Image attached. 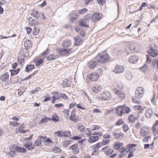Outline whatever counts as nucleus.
<instances>
[{
    "label": "nucleus",
    "instance_id": "4be33fe9",
    "mask_svg": "<svg viewBox=\"0 0 158 158\" xmlns=\"http://www.w3.org/2000/svg\"><path fill=\"white\" fill-rule=\"evenodd\" d=\"M44 58L37 57L35 58V61L36 62L35 65L38 66L41 64L43 62Z\"/></svg>",
    "mask_w": 158,
    "mask_h": 158
},
{
    "label": "nucleus",
    "instance_id": "f03ea898",
    "mask_svg": "<svg viewBox=\"0 0 158 158\" xmlns=\"http://www.w3.org/2000/svg\"><path fill=\"white\" fill-rule=\"evenodd\" d=\"M116 113L118 116H121L125 113H128L131 111L129 107L124 106H119L115 108Z\"/></svg>",
    "mask_w": 158,
    "mask_h": 158
},
{
    "label": "nucleus",
    "instance_id": "de8ad7c7",
    "mask_svg": "<svg viewBox=\"0 0 158 158\" xmlns=\"http://www.w3.org/2000/svg\"><path fill=\"white\" fill-rule=\"evenodd\" d=\"M33 34L34 35H37L39 32V29L38 27H34L33 30Z\"/></svg>",
    "mask_w": 158,
    "mask_h": 158
},
{
    "label": "nucleus",
    "instance_id": "09e8293b",
    "mask_svg": "<svg viewBox=\"0 0 158 158\" xmlns=\"http://www.w3.org/2000/svg\"><path fill=\"white\" fill-rule=\"evenodd\" d=\"M75 115V114H74L73 115L72 114L70 117V119L71 121H73L75 122H77V119Z\"/></svg>",
    "mask_w": 158,
    "mask_h": 158
},
{
    "label": "nucleus",
    "instance_id": "338daca9",
    "mask_svg": "<svg viewBox=\"0 0 158 158\" xmlns=\"http://www.w3.org/2000/svg\"><path fill=\"white\" fill-rule=\"evenodd\" d=\"M93 112L94 113H99L101 112L100 110L97 108H95L93 110Z\"/></svg>",
    "mask_w": 158,
    "mask_h": 158
},
{
    "label": "nucleus",
    "instance_id": "473e14b6",
    "mask_svg": "<svg viewBox=\"0 0 158 158\" xmlns=\"http://www.w3.org/2000/svg\"><path fill=\"white\" fill-rule=\"evenodd\" d=\"M24 45L27 49H28L31 46V41L30 40H26L24 43Z\"/></svg>",
    "mask_w": 158,
    "mask_h": 158
},
{
    "label": "nucleus",
    "instance_id": "6e6552de",
    "mask_svg": "<svg viewBox=\"0 0 158 158\" xmlns=\"http://www.w3.org/2000/svg\"><path fill=\"white\" fill-rule=\"evenodd\" d=\"M56 134L59 137H69L71 136L70 132L68 131H58L56 132Z\"/></svg>",
    "mask_w": 158,
    "mask_h": 158
},
{
    "label": "nucleus",
    "instance_id": "412c9836",
    "mask_svg": "<svg viewBox=\"0 0 158 158\" xmlns=\"http://www.w3.org/2000/svg\"><path fill=\"white\" fill-rule=\"evenodd\" d=\"M71 44V42L70 41L66 39L63 41V46L64 48H67L70 47Z\"/></svg>",
    "mask_w": 158,
    "mask_h": 158
},
{
    "label": "nucleus",
    "instance_id": "69168bd1",
    "mask_svg": "<svg viewBox=\"0 0 158 158\" xmlns=\"http://www.w3.org/2000/svg\"><path fill=\"white\" fill-rule=\"evenodd\" d=\"M10 124L14 127L17 126L18 124V123L15 121H11L10 123Z\"/></svg>",
    "mask_w": 158,
    "mask_h": 158
},
{
    "label": "nucleus",
    "instance_id": "3c124183",
    "mask_svg": "<svg viewBox=\"0 0 158 158\" xmlns=\"http://www.w3.org/2000/svg\"><path fill=\"white\" fill-rule=\"evenodd\" d=\"M123 131L125 132H127L129 129V128L128 125L124 124L123 126Z\"/></svg>",
    "mask_w": 158,
    "mask_h": 158
},
{
    "label": "nucleus",
    "instance_id": "9d476101",
    "mask_svg": "<svg viewBox=\"0 0 158 158\" xmlns=\"http://www.w3.org/2000/svg\"><path fill=\"white\" fill-rule=\"evenodd\" d=\"M102 17V15L100 13H94L92 16L91 20L93 22H95L100 20Z\"/></svg>",
    "mask_w": 158,
    "mask_h": 158
},
{
    "label": "nucleus",
    "instance_id": "e2e57ef3",
    "mask_svg": "<svg viewBox=\"0 0 158 158\" xmlns=\"http://www.w3.org/2000/svg\"><path fill=\"white\" fill-rule=\"evenodd\" d=\"M134 108L135 110H140L143 109L142 106L140 105L134 106Z\"/></svg>",
    "mask_w": 158,
    "mask_h": 158
},
{
    "label": "nucleus",
    "instance_id": "f704fd0d",
    "mask_svg": "<svg viewBox=\"0 0 158 158\" xmlns=\"http://www.w3.org/2000/svg\"><path fill=\"white\" fill-rule=\"evenodd\" d=\"M121 153V155L122 157H124L125 155H126L127 153L129 152L128 148L125 149L124 148L122 150H120V151Z\"/></svg>",
    "mask_w": 158,
    "mask_h": 158
},
{
    "label": "nucleus",
    "instance_id": "5701e85b",
    "mask_svg": "<svg viewBox=\"0 0 158 158\" xmlns=\"http://www.w3.org/2000/svg\"><path fill=\"white\" fill-rule=\"evenodd\" d=\"M97 64V63L95 61L92 60L88 63V67L90 69L94 68Z\"/></svg>",
    "mask_w": 158,
    "mask_h": 158
},
{
    "label": "nucleus",
    "instance_id": "49530a36",
    "mask_svg": "<svg viewBox=\"0 0 158 158\" xmlns=\"http://www.w3.org/2000/svg\"><path fill=\"white\" fill-rule=\"evenodd\" d=\"M151 139V137L149 136L145 137L143 140V142L144 143H148V141Z\"/></svg>",
    "mask_w": 158,
    "mask_h": 158
},
{
    "label": "nucleus",
    "instance_id": "0eeeda50",
    "mask_svg": "<svg viewBox=\"0 0 158 158\" xmlns=\"http://www.w3.org/2000/svg\"><path fill=\"white\" fill-rule=\"evenodd\" d=\"M124 66L121 65H116L113 70V72L116 74H121L124 72Z\"/></svg>",
    "mask_w": 158,
    "mask_h": 158
},
{
    "label": "nucleus",
    "instance_id": "c85d7f7f",
    "mask_svg": "<svg viewBox=\"0 0 158 158\" xmlns=\"http://www.w3.org/2000/svg\"><path fill=\"white\" fill-rule=\"evenodd\" d=\"M57 57V56L52 54L49 55L47 57V59L48 61H52L56 60Z\"/></svg>",
    "mask_w": 158,
    "mask_h": 158
},
{
    "label": "nucleus",
    "instance_id": "8fccbe9b",
    "mask_svg": "<svg viewBox=\"0 0 158 158\" xmlns=\"http://www.w3.org/2000/svg\"><path fill=\"white\" fill-rule=\"evenodd\" d=\"M148 66L146 64H144L142 67L140 68V70L142 72H145L147 70Z\"/></svg>",
    "mask_w": 158,
    "mask_h": 158
},
{
    "label": "nucleus",
    "instance_id": "5fc2aeb1",
    "mask_svg": "<svg viewBox=\"0 0 158 158\" xmlns=\"http://www.w3.org/2000/svg\"><path fill=\"white\" fill-rule=\"evenodd\" d=\"M124 123V121L122 119H120L117 121L116 123V126H120L123 124Z\"/></svg>",
    "mask_w": 158,
    "mask_h": 158
},
{
    "label": "nucleus",
    "instance_id": "603ef678",
    "mask_svg": "<svg viewBox=\"0 0 158 158\" xmlns=\"http://www.w3.org/2000/svg\"><path fill=\"white\" fill-rule=\"evenodd\" d=\"M41 140L37 139L35 140L34 144V145L36 146H39L41 145Z\"/></svg>",
    "mask_w": 158,
    "mask_h": 158
},
{
    "label": "nucleus",
    "instance_id": "e433bc0d",
    "mask_svg": "<svg viewBox=\"0 0 158 158\" xmlns=\"http://www.w3.org/2000/svg\"><path fill=\"white\" fill-rule=\"evenodd\" d=\"M9 76L8 74L6 73L5 74L1 76L0 79L2 81H5L8 79Z\"/></svg>",
    "mask_w": 158,
    "mask_h": 158
},
{
    "label": "nucleus",
    "instance_id": "0e129e2a",
    "mask_svg": "<svg viewBox=\"0 0 158 158\" xmlns=\"http://www.w3.org/2000/svg\"><path fill=\"white\" fill-rule=\"evenodd\" d=\"M132 101L133 102L138 104L140 102V100H137L135 98H132Z\"/></svg>",
    "mask_w": 158,
    "mask_h": 158
},
{
    "label": "nucleus",
    "instance_id": "f257e3e1",
    "mask_svg": "<svg viewBox=\"0 0 158 158\" xmlns=\"http://www.w3.org/2000/svg\"><path fill=\"white\" fill-rule=\"evenodd\" d=\"M110 57L109 54L106 53L98 55L96 59L99 62L105 63L110 60Z\"/></svg>",
    "mask_w": 158,
    "mask_h": 158
},
{
    "label": "nucleus",
    "instance_id": "a19ab883",
    "mask_svg": "<svg viewBox=\"0 0 158 158\" xmlns=\"http://www.w3.org/2000/svg\"><path fill=\"white\" fill-rule=\"evenodd\" d=\"M100 127L99 125H92L91 127L90 131L99 130L100 129Z\"/></svg>",
    "mask_w": 158,
    "mask_h": 158
},
{
    "label": "nucleus",
    "instance_id": "ea45409f",
    "mask_svg": "<svg viewBox=\"0 0 158 158\" xmlns=\"http://www.w3.org/2000/svg\"><path fill=\"white\" fill-rule=\"evenodd\" d=\"M123 136V134L122 132L115 133L114 134V136L115 139H120Z\"/></svg>",
    "mask_w": 158,
    "mask_h": 158
},
{
    "label": "nucleus",
    "instance_id": "680f3d73",
    "mask_svg": "<svg viewBox=\"0 0 158 158\" xmlns=\"http://www.w3.org/2000/svg\"><path fill=\"white\" fill-rule=\"evenodd\" d=\"M71 142V140H70L65 141L63 142V145L64 146L66 147L68 145L70 144Z\"/></svg>",
    "mask_w": 158,
    "mask_h": 158
},
{
    "label": "nucleus",
    "instance_id": "bf43d9fd",
    "mask_svg": "<svg viewBox=\"0 0 158 158\" xmlns=\"http://www.w3.org/2000/svg\"><path fill=\"white\" fill-rule=\"evenodd\" d=\"M103 73V71L102 69L99 68L98 69L97 71V74L98 75V77L100 76H101Z\"/></svg>",
    "mask_w": 158,
    "mask_h": 158
},
{
    "label": "nucleus",
    "instance_id": "a878e982",
    "mask_svg": "<svg viewBox=\"0 0 158 158\" xmlns=\"http://www.w3.org/2000/svg\"><path fill=\"white\" fill-rule=\"evenodd\" d=\"M15 149L16 152H25L27 151L26 149L20 148L19 146L15 147Z\"/></svg>",
    "mask_w": 158,
    "mask_h": 158
},
{
    "label": "nucleus",
    "instance_id": "37998d69",
    "mask_svg": "<svg viewBox=\"0 0 158 158\" xmlns=\"http://www.w3.org/2000/svg\"><path fill=\"white\" fill-rule=\"evenodd\" d=\"M20 70L19 68L15 70H11L10 72L11 73V76L16 75L19 72Z\"/></svg>",
    "mask_w": 158,
    "mask_h": 158
},
{
    "label": "nucleus",
    "instance_id": "393cba45",
    "mask_svg": "<svg viewBox=\"0 0 158 158\" xmlns=\"http://www.w3.org/2000/svg\"><path fill=\"white\" fill-rule=\"evenodd\" d=\"M135 115L131 114L129 117L128 120L130 123H133L135 121L137 118Z\"/></svg>",
    "mask_w": 158,
    "mask_h": 158
},
{
    "label": "nucleus",
    "instance_id": "a18cd8bd",
    "mask_svg": "<svg viewBox=\"0 0 158 158\" xmlns=\"http://www.w3.org/2000/svg\"><path fill=\"white\" fill-rule=\"evenodd\" d=\"M15 152V149L11 150V151L8 153V156L9 157H13L16 156Z\"/></svg>",
    "mask_w": 158,
    "mask_h": 158
},
{
    "label": "nucleus",
    "instance_id": "423d86ee",
    "mask_svg": "<svg viewBox=\"0 0 158 158\" xmlns=\"http://www.w3.org/2000/svg\"><path fill=\"white\" fill-rule=\"evenodd\" d=\"M72 48L65 49H61L58 50V52L60 55L63 56H65L71 54L72 52Z\"/></svg>",
    "mask_w": 158,
    "mask_h": 158
},
{
    "label": "nucleus",
    "instance_id": "4d7b16f0",
    "mask_svg": "<svg viewBox=\"0 0 158 158\" xmlns=\"http://www.w3.org/2000/svg\"><path fill=\"white\" fill-rule=\"evenodd\" d=\"M52 95L53 96L55 97L58 99H59L60 97V95H59V94L56 92H52Z\"/></svg>",
    "mask_w": 158,
    "mask_h": 158
},
{
    "label": "nucleus",
    "instance_id": "6e6d98bb",
    "mask_svg": "<svg viewBox=\"0 0 158 158\" xmlns=\"http://www.w3.org/2000/svg\"><path fill=\"white\" fill-rule=\"evenodd\" d=\"M53 151L55 153L60 152H61V150L59 148L55 146L53 148Z\"/></svg>",
    "mask_w": 158,
    "mask_h": 158
},
{
    "label": "nucleus",
    "instance_id": "6ab92c4d",
    "mask_svg": "<svg viewBox=\"0 0 158 158\" xmlns=\"http://www.w3.org/2000/svg\"><path fill=\"white\" fill-rule=\"evenodd\" d=\"M114 147L115 150H119L120 152L124 148L123 144L122 143H117L115 144Z\"/></svg>",
    "mask_w": 158,
    "mask_h": 158
},
{
    "label": "nucleus",
    "instance_id": "c03bdc74",
    "mask_svg": "<svg viewBox=\"0 0 158 158\" xmlns=\"http://www.w3.org/2000/svg\"><path fill=\"white\" fill-rule=\"evenodd\" d=\"M125 77L128 80H131L132 77V74L131 73H127L125 74Z\"/></svg>",
    "mask_w": 158,
    "mask_h": 158
},
{
    "label": "nucleus",
    "instance_id": "58836bf2",
    "mask_svg": "<svg viewBox=\"0 0 158 158\" xmlns=\"http://www.w3.org/2000/svg\"><path fill=\"white\" fill-rule=\"evenodd\" d=\"M102 147L101 144L100 143H99L96 145H94L92 146L91 147V148L93 150H98V149L99 148Z\"/></svg>",
    "mask_w": 158,
    "mask_h": 158
},
{
    "label": "nucleus",
    "instance_id": "a211bd4d",
    "mask_svg": "<svg viewBox=\"0 0 158 158\" xmlns=\"http://www.w3.org/2000/svg\"><path fill=\"white\" fill-rule=\"evenodd\" d=\"M101 87L98 85L94 86L92 89V91L96 93H98L100 92L102 90Z\"/></svg>",
    "mask_w": 158,
    "mask_h": 158
},
{
    "label": "nucleus",
    "instance_id": "cd10ccee",
    "mask_svg": "<svg viewBox=\"0 0 158 158\" xmlns=\"http://www.w3.org/2000/svg\"><path fill=\"white\" fill-rule=\"evenodd\" d=\"M31 15L35 18H38L40 17V14L36 10H33Z\"/></svg>",
    "mask_w": 158,
    "mask_h": 158
},
{
    "label": "nucleus",
    "instance_id": "13d9d810",
    "mask_svg": "<svg viewBox=\"0 0 158 158\" xmlns=\"http://www.w3.org/2000/svg\"><path fill=\"white\" fill-rule=\"evenodd\" d=\"M87 10V9L85 8H84L82 9L78 10V13L80 14H83L85 13Z\"/></svg>",
    "mask_w": 158,
    "mask_h": 158
},
{
    "label": "nucleus",
    "instance_id": "2f4dec72",
    "mask_svg": "<svg viewBox=\"0 0 158 158\" xmlns=\"http://www.w3.org/2000/svg\"><path fill=\"white\" fill-rule=\"evenodd\" d=\"M39 137L43 140V141L47 143H52L53 142L52 140L50 139L49 138H47L46 136L43 137L41 135H40L39 136Z\"/></svg>",
    "mask_w": 158,
    "mask_h": 158
},
{
    "label": "nucleus",
    "instance_id": "aec40b11",
    "mask_svg": "<svg viewBox=\"0 0 158 158\" xmlns=\"http://www.w3.org/2000/svg\"><path fill=\"white\" fill-rule=\"evenodd\" d=\"M145 115L147 118H151L153 115V111L152 110L149 109L147 110L145 112Z\"/></svg>",
    "mask_w": 158,
    "mask_h": 158
},
{
    "label": "nucleus",
    "instance_id": "c756f323",
    "mask_svg": "<svg viewBox=\"0 0 158 158\" xmlns=\"http://www.w3.org/2000/svg\"><path fill=\"white\" fill-rule=\"evenodd\" d=\"M77 128L80 131L82 132L85 129V126L81 123H78L77 125Z\"/></svg>",
    "mask_w": 158,
    "mask_h": 158
},
{
    "label": "nucleus",
    "instance_id": "dca6fc26",
    "mask_svg": "<svg viewBox=\"0 0 158 158\" xmlns=\"http://www.w3.org/2000/svg\"><path fill=\"white\" fill-rule=\"evenodd\" d=\"M109 147L106 146L102 148V150L106 153L107 155H109L114 152V150L108 148Z\"/></svg>",
    "mask_w": 158,
    "mask_h": 158
},
{
    "label": "nucleus",
    "instance_id": "c9c22d12",
    "mask_svg": "<svg viewBox=\"0 0 158 158\" xmlns=\"http://www.w3.org/2000/svg\"><path fill=\"white\" fill-rule=\"evenodd\" d=\"M74 39L75 40L74 43L76 45H78L81 43V40L80 37L77 36Z\"/></svg>",
    "mask_w": 158,
    "mask_h": 158
},
{
    "label": "nucleus",
    "instance_id": "79ce46f5",
    "mask_svg": "<svg viewBox=\"0 0 158 158\" xmlns=\"http://www.w3.org/2000/svg\"><path fill=\"white\" fill-rule=\"evenodd\" d=\"M110 140L109 139H104L102 140V143H100L102 146L108 144L109 143Z\"/></svg>",
    "mask_w": 158,
    "mask_h": 158
},
{
    "label": "nucleus",
    "instance_id": "052dcab7",
    "mask_svg": "<svg viewBox=\"0 0 158 158\" xmlns=\"http://www.w3.org/2000/svg\"><path fill=\"white\" fill-rule=\"evenodd\" d=\"M60 96L62 98L65 100H67L68 99V96L64 94L61 93L60 94Z\"/></svg>",
    "mask_w": 158,
    "mask_h": 158
},
{
    "label": "nucleus",
    "instance_id": "ddd939ff",
    "mask_svg": "<svg viewBox=\"0 0 158 158\" xmlns=\"http://www.w3.org/2000/svg\"><path fill=\"white\" fill-rule=\"evenodd\" d=\"M88 77L90 80L93 81H97L99 78L98 75L96 73L91 74L88 76Z\"/></svg>",
    "mask_w": 158,
    "mask_h": 158
},
{
    "label": "nucleus",
    "instance_id": "7c9ffc66",
    "mask_svg": "<svg viewBox=\"0 0 158 158\" xmlns=\"http://www.w3.org/2000/svg\"><path fill=\"white\" fill-rule=\"evenodd\" d=\"M48 119L49 120H52L55 122H58L59 120V119L58 116L56 114H54L52 117V118H48Z\"/></svg>",
    "mask_w": 158,
    "mask_h": 158
},
{
    "label": "nucleus",
    "instance_id": "9b49d317",
    "mask_svg": "<svg viewBox=\"0 0 158 158\" xmlns=\"http://www.w3.org/2000/svg\"><path fill=\"white\" fill-rule=\"evenodd\" d=\"M148 133V129L145 127H142L140 131V136L142 137L146 136Z\"/></svg>",
    "mask_w": 158,
    "mask_h": 158
},
{
    "label": "nucleus",
    "instance_id": "f3484780",
    "mask_svg": "<svg viewBox=\"0 0 158 158\" xmlns=\"http://www.w3.org/2000/svg\"><path fill=\"white\" fill-rule=\"evenodd\" d=\"M136 145L134 144H131L127 145V147L128 148L129 152H133L135 150V147Z\"/></svg>",
    "mask_w": 158,
    "mask_h": 158
},
{
    "label": "nucleus",
    "instance_id": "b1692460",
    "mask_svg": "<svg viewBox=\"0 0 158 158\" xmlns=\"http://www.w3.org/2000/svg\"><path fill=\"white\" fill-rule=\"evenodd\" d=\"M98 136H90L89 139L88 141L89 143H93L98 140L99 139Z\"/></svg>",
    "mask_w": 158,
    "mask_h": 158
},
{
    "label": "nucleus",
    "instance_id": "72a5a7b5",
    "mask_svg": "<svg viewBox=\"0 0 158 158\" xmlns=\"http://www.w3.org/2000/svg\"><path fill=\"white\" fill-rule=\"evenodd\" d=\"M62 85L64 87H68L70 85V82L67 79H64L63 81Z\"/></svg>",
    "mask_w": 158,
    "mask_h": 158
},
{
    "label": "nucleus",
    "instance_id": "39448f33",
    "mask_svg": "<svg viewBox=\"0 0 158 158\" xmlns=\"http://www.w3.org/2000/svg\"><path fill=\"white\" fill-rule=\"evenodd\" d=\"M117 86L119 88L120 87L118 85H117ZM118 88L115 87L114 89V91L118 97L120 98L121 100H123L125 97V94L124 92H123L121 90H119Z\"/></svg>",
    "mask_w": 158,
    "mask_h": 158
},
{
    "label": "nucleus",
    "instance_id": "4468645a",
    "mask_svg": "<svg viewBox=\"0 0 158 158\" xmlns=\"http://www.w3.org/2000/svg\"><path fill=\"white\" fill-rule=\"evenodd\" d=\"M129 61L131 63L134 64L136 63L139 60L138 57L135 55L131 56L129 58Z\"/></svg>",
    "mask_w": 158,
    "mask_h": 158
},
{
    "label": "nucleus",
    "instance_id": "1a4fd4ad",
    "mask_svg": "<svg viewBox=\"0 0 158 158\" xmlns=\"http://www.w3.org/2000/svg\"><path fill=\"white\" fill-rule=\"evenodd\" d=\"M102 98L105 100H109L111 97L110 94L106 91H103L101 94Z\"/></svg>",
    "mask_w": 158,
    "mask_h": 158
},
{
    "label": "nucleus",
    "instance_id": "bb28decb",
    "mask_svg": "<svg viewBox=\"0 0 158 158\" xmlns=\"http://www.w3.org/2000/svg\"><path fill=\"white\" fill-rule=\"evenodd\" d=\"M29 24L31 26L35 25L38 24V23L31 17H29L28 20Z\"/></svg>",
    "mask_w": 158,
    "mask_h": 158
},
{
    "label": "nucleus",
    "instance_id": "774afa93",
    "mask_svg": "<svg viewBox=\"0 0 158 158\" xmlns=\"http://www.w3.org/2000/svg\"><path fill=\"white\" fill-rule=\"evenodd\" d=\"M48 118H45L42 119L39 122V124L40 125L42 124L43 123L46 122L47 121Z\"/></svg>",
    "mask_w": 158,
    "mask_h": 158
},
{
    "label": "nucleus",
    "instance_id": "2eb2a0df",
    "mask_svg": "<svg viewBox=\"0 0 158 158\" xmlns=\"http://www.w3.org/2000/svg\"><path fill=\"white\" fill-rule=\"evenodd\" d=\"M69 149L73 151L74 154H76L79 152V149L78 148V144L77 143L74 144L69 147Z\"/></svg>",
    "mask_w": 158,
    "mask_h": 158
},
{
    "label": "nucleus",
    "instance_id": "f8f14e48",
    "mask_svg": "<svg viewBox=\"0 0 158 158\" xmlns=\"http://www.w3.org/2000/svg\"><path fill=\"white\" fill-rule=\"evenodd\" d=\"M148 53L153 57L156 56L158 55V52L156 49L150 48L148 51Z\"/></svg>",
    "mask_w": 158,
    "mask_h": 158
},
{
    "label": "nucleus",
    "instance_id": "864d4df0",
    "mask_svg": "<svg viewBox=\"0 0 158 158\" xmlns=\"http://www.w3.org/2000/svg\"><path fill=\"white\" fill-rule=\"evenodd\" d=\"M49 52V49H48L44 50L40 55V56H45L46 55H47L48 54Z\"/></svg>",
    "mask_w": 158,
    "mask_h": 158
},
{
    "label": "nucleus",
    "instance_id": "7ed1b4c3",
    "mask_svg": "<svg viewBox=\"0 0 158 158\" xmlns=\"http://www.w3.org/2000/svg\"><path fill=\"white\" fill-rule=\"evenodd\" d=\"M92 19V15L90 14H87L83 19L80 20L78 22L79 25L82 27H89V25L87 23H89V20Z\"/></svg>",
    "mask_w": 158,
    "mask_h": 158
},
{
    "label": "nucleus",
    "instance_id": "20e7f679",
    "mask_svg": "<svg viewBox=\"0 0 158 158\" xmlns=\"http://www.w3.org/2000/svg\"><path fill=\"white\" fill-rule=\"evenodd\" d=\"M145 91L143 88L142 87L137 88L135 92V97L138 99L141 98L144 93Z\"/></svg>",
    "mask_w": 158,
    "mask_h": 158
},
{
    "label": "nucleus",
    "instance_id": "4c0bfd02",
    "mask_svg": "<svg viewBox=\"0 0 158 158\" xmlns=\"http://www.w3.org/2000/svg\"><path fill=\"white\" fill-rule=\"evenodd\" d=\"M34 68V65H28L26 67L25 71L26 72H28Z\"/></svg>",
    "mask_w": 158,
    "mask_h": 158
}]
</instances>
